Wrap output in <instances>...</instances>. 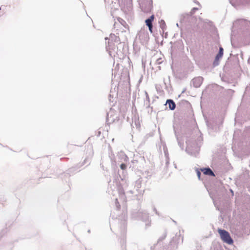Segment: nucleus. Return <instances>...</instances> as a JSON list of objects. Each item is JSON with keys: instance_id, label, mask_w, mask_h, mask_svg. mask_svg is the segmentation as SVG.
Here are the masks:
<instances>
[{"instance_id": "1", "label": "nucleus", "mask_w": 250, "mask_h": 250, "mask_svg": "<svg viewBox=\"0 0 250 250\" xmlns=\"http://www.w3.org/2000/svg\"><path fill=\"white\" fill-rule=\"evenodd\" d=\"M218 231L223 242L228 244H232L233 243V240L228 231L221 229H218Z\"/></svg>"}, {"instance_id": "2", "label": "nucleus", "mask_w": 250, "mask_h": 250, "mask_svg": "<svg viewBox=\"0 0 250 250\" xmlns=\"http://www.w3.org/2000/svg\"><path fill=\"white\" fill-rule=\"evenodd\" d=\"M154 19V16L152 15L148 19L145 21L146 25L148 27L149 30L151 33H152V22Z\"/></svg>"}, {"instance_id": "3", "label": "nucleus", "mask_w": 250, "mask_h": 250, "mask_svg": "<svg viewBox=\"0 0 250 250\" xmlns=\"http://www.w3.org/2000/svg\"><path fill=\"white\" fill-rule=\"evenodd\" d=\"M192 83L195 87H198L202 83V79L200 77L194 78L192 80Z\"/></svg>"}, {"instance_id": "4", "label": "nucleus", "mask_w": 250, "mask_h": 250, "mask_svg": "<svg viewBox=\"0 0 250 250\" xmlns=\"http://www.w3.org/2000/svg\"><path fill=\"white\" fill-rule=\"evenodd\" d=\"M166 104H167L168 107L170 110H174L175 108V104L172 100H167Z\"/></svg>"}, {"instance_id": "5", "label": "nucleus", "mask_w": 250, "mask_h": 250, "mask_svg": "<svg viewBox=\"0 0 250 250\" xmlns=\"http://www.w3.org/2000/svg\"><path fill=\"white\" fill-rule=\"evenodd\" d=\"M139 39H148L147 33L145 30H141L138 34Z\"/></svg>"}, {"instance_id": "6", "label": "nucleus", "mask_w": 250, "mask_h": 250, "mask_svg": "<svg viewBox=\"0 0 250 250\" xmlns=\"http://www.w3.org/2000/svg\"><path fill=\"white\" fill-rule=\"evenodd\" d=\"M202 170L205 175L214 176V173L209 168H205Z\"/></svg>"}, {"instance_id": "7", "label": "nucleus", "mask_w": 250, "mask_h": 250, "mask_svg": "<svg viewBox=\"0 0 250 250\" xmlns=\"http://www.w3.org/2000/svg\"><path fill=\"white\" fill-rule=\"evenodd\" d=\"M223 55V48L222 47L219 48V53L216 56L215 61H218L219 59L221 58Z\"/></svg>"}, {"instance_id": "8", "label": "nucleus", "mask_w": 250, "mask_h": 250, "mask_svg": "<svg viewBox=\"0 0 250 250\" xmlns=\"http://www.w3.org/2000/svg\"><path fill=\"white\" fill-rule=\"evenodd\" d=\"M120 167L122 169L125 170L126 168V166L125 164H122L120 166Z\"/></svg>"}, {"instance_id": "9", "label": "nucleus", "mask_w": 250, "mask_h": 250, "mask_svg": "<svg viewBox=\"0 0 250 250\" xmlns=\"http://www.w3.org/2000/svg\"><path fill=\"white\" fill-rule=\"evenodd\" d=\"M197 174H198V177L200 178L201 173L199 171H198Z\"/></svg>"}]
</instances>
